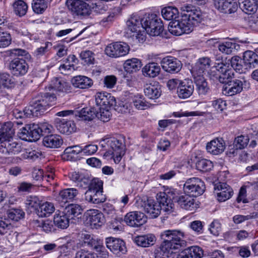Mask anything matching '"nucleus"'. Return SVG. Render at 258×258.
<instances>
[{"label":"nucleus","mask_w":258,"mask_h":258,"mask_svg":"<svg viewBox=\"0 0 258 258\" xmlns=\"http://www.w3.org/2000/svg\"><path fill=\"white\" fill-rule=\"evenodd\" d=\"M216 9L220 12L225 14H231L235 12L238 8L236 0H213Z\"/></svg>","instance_id":"nucleus-21"},{"label":"nucleus","mask_w":258,"mask_h":258,"mask_svg":"<svg viewBox=\"0 0 258 258\" xmlns=\"http://www.w3.org/2000/svg\"><path fill=\"white\" fill-rule=\"evenodd\" d=\"M69 223V218L62 211L55 213L53 217V224L55 227L61 229H64L68 227Z\"/></svg>","instance_id":"nucleus-42"},{"label":"nucleus","mask_w":258,"mask_h":258,"mask_svg":"<svg viewBox=\"0 0 258 258\" xmlns=\"http://www.w3.org/2000/svg\"><path fill=\"white\" fill-rule=\"evenodd\" d=\"M210 66V60L209 58L203 57L200 58L192 69L191 72L193 77L203 76V74H205Z\"/></svg>","instance_id":"nucleus-32"},{"label":"nucleus","mask_w":258,"mask_h":258,"mask_svg":"<svg viewBox=\"0 0 258 258\" xmlns=\"http://www.w3.org/2000/svg\"><path fill=\"white\" fill-rule=\"evenodd\" d=\"M217 200L225 202L230 199L233 195V190L230 185L225 182H219L214 185Z\"/></svg>","instance_id":"nucleus-16"},{"label":"nucleus","mask_w":258,"mask_h":258,"mask_svg":"<svg viewBox=\"0 0 258 258\" xmlns=\"http://www.w3.org/2000/svg\"><path fill=\"white\" fill-rule=\"evenodd\" d=\"M238 4L242 11L248 15L253 14L257 10L255 0H238Z\"/></svg>","instance_id":"nucleus-44"},{"label":"nucleus","mask_w":258,"mask_h":258,"mask_svg":"<svg viewBox=\"0 0 258 258\" xmlns=\"http://www.w3.org/2000/svg\"><path fill=\"white\" fill-rule=\"evenodd\" d=\"M83 209L78 204H70L66 206L62 212L70 219L79 218L82 213Z\"/></svg>","instance_id":"nucleus-43"},{"label":"nucleus","mask_w":258,"mask_h":258,"mask_svg":"<svg viewBox=\"0 0 258 258\" xmlns=\"http://www.w3.org/2000/svg\"><path fill=\"white\" fill-rule=\"evenodd\" d=\"M104 141L109 148V151L106 153L107 155H111L115 163H119L125 154L124 139L122 137L118 138H110Z\"/></svg>","instance_id":"nucleus-6"},{"label":"nucleus","mask_w":258,"mask_h":258,"mask_svg":"<svg viewBox=\"0 0 258 258\" xmlns=\"http://www.w3.org/2000/svg\"><path fill=\"white\" fill-rule=\"evenodd\" d=\"M160 66L155 62L149 63L142 70L144 76L154 78L159 75L160 72Z\"/></svg>","instance_id":"nucleus-48"},{"label":"nucleus","mask_w":258,"mask_h":258,"mask_svg":"<svg viewBox=\"0 0 258 258\" xmlns=\"http://www.w3.org/2000/svg\"><path fill=\"white\" fill-rule=\"evenodd\" d=\"M79 191L75 188H68L61 190L56 197V200L61 207L67 203L72 202L78 195Z\"/></svg>","instance_id":"nucleus-23"},{"label":"nucleus","mask_w":258,"mask_h":258,"mask_svg":"<svg viewBox=\"0 0 258 258\" xmlns=\"http://www.w3.org/2000/svg\"><path fill=\"white\" fill-rule=\"evenodd\" d=\"M249 141V139L247 135H240L237 137L235 138L233 143V147L235 149H230L228 154L234 156L237 154L238 149H243L247 146Z\"/></svg>","instance_id":"nucleus-35"},{"label":"nucleus","mask_w":258,"mask_h":258,"mask_svg":"<svg viewBox=\"0 0 258 258\" xmlns=\"http://www.w3.org/2000/svg\"><path fill=\"white\" fill-rule=\"evenodd\" d=\"M196 90L200 96H205L210 91V86L204 76L194 77Z\"/></svg>","instance_id":"nucleus-34"},{"label":"nucleus","mask_w":258,"mask_h":258,"mask_svg":"<svg viewBox=\"0 0 258 258\" xmlns=\"http://www.w3.org/2000/svg\"><path fill=\"white\" fill-rule=\"evenodd\" d=\"M133 103L138 109L145 110L150 107V104L147 102L143 96L137 95L133 98Z\"/></svg>","instance_id":"nucleus-53"},{"label":"nucleus","mask_w":258,"mask_h":258,"mask_svg":"<svg viewBox=\"0 0 258 258\" xmlns=\"http://www.w3.org/2000/svg\"><path fill=\"white\" fill-rule=\"evenodd\" d=\"M96 104L99 108H110L116 105L115 98L107 92H98L95 95Z\"/></svg>","instance_id":"nucleus-20"},{"label":"nucleus","mask_w":258,"mask_h":258,"mask_svg":"<svg viewBox=\"0 0 258 258\" xmlns=\"http://www.w3.org/2000/svg\"><path fill=\"white\" fill-rule=\"evenodd\" d=\"M257 217V212H253L247 215H236L233 217V221L235 224H238L245 221L256 218Z\"/></svg>","instance_id":"nucleus-57"},{"label":"nucleus","mask_w":258,"mask_h":258,"mask_svg":"<svg viewBox=\"0 0 258 258\" xmlns=\"http://www.w3.org/2000/svg\"><path fill=\"white\" fill-rule=\"evenodd\" d=\"M25 212L20 209H16L12 208L8 210L7 211V218L5 217H2L3 219L5 218L6 219L9 220V223H10V220L13 221H18L24 218L25 216Z\"/></svg>","instance_id":"nucleus-50"},{"label":"nucleus","mask_w":258,"mask_h":258,"mask_svg":"<svg viewBox=\"0 0 258 258\" xmlns=\"http://www.w3.org/2000/svg\"><path fill=\"white\" fill-rule=\"evenodd\" d=\"M163 18L167 21H174L179 17L178 9L174 7H167L161 10Z\"/></svg>","instance_id":"nucleus-49"},{"label":"nucleus","mask_w":258,"mask_h":258,"mask_svg":"<svg viewBox=\"0 0 258 258\" xmlns=\"http://www.w3.org/2000/svg\"><path fill=\"white\" fill-rule=\"evenodd\" d=\"M124 220L127 225L138 227L146 222L147 217L142 212L133 211L125 215Z\"/></svg>","instance_id":"nucleus-19"},{"label":"nucleus","mask_w":258,"mask_h":258,"mask_svg":"<svg viewBox=\"0 0 258 258\" xmlns=\"http://www.w3.org/2000/svg\"><path fill=\"white\" fill-rule=\"evenodd\" d=\"M33 11L37 14H42L48 7L49 0H33Z\"/></svg>","instance_id":"nucleus-54"},{"label":"nucleus","mask_w":258,"mask_h":258,"mask_svg":"<svg viewBox=\"0 0 258 258\" xmlns=\"http://www.w3.org/2000/svg\"><path fill=\"white\" fill-rule=\"evenodd\" d=\"M14 134L13 124L11 122H5L0 128V143L2 144L5 141L12 138Z\"/></svg>","instance_id":"nucleus-45"},{"label":"nucleus","mask_w":258,"mask_h":258,"mask_svg":"<svg viewBox=\"0 0 258 258\" xmlns=\"http://www.w3.org/2000/svg\"><path fill=\"white\" fill-rule=\"evenodd\" d=\"M183 190L185 193L192 197H196L202 195L205 190V185L203 181L198 177L187 179L183 185Z\"/></svg>","instance_id":"nucleus-10"},{"label":"nucleus","mask_w":258,"mask_h":258,"mask_svg":"<svg viewBox=\"0 0 258 258\" xmlns=\"http://www.w3.org/2000/svg\"><path fill=\"white\" fill-rule=\"evenodd\" d=\"M70 178L71 180L77 183V186L83 189H86L89 186L92 177L91 175L84 171L73 172Z\"/></svg>","instance_id":"nucleus-24"},{"label":"nucleus","mask_w":258,"mask_h":258,"mask_svg":"<svg viewBox=\"0 0 258 258\" xmlns=\"http://www.w3.org/2000/svg\"><path fill=\"white\" fill-rule=\"evenodd\" d=\"M209 75L212 79H216L222 84H228L234 78V72L229 63L222 62L216 63Z\"/></svg>","instance_id":"nucleus-5"},{"label":"nucleus","mask_w":258,"mask_h":258,"mask_svg":"<svg viewBox=\"0 0 258 258\" xmlns=\"http://www.w3.org/2000/svg\"><path fill=\"white\" fill-rule=\"evenodd\" d=\"M176 189L168 188L163 192H160L157 195V200L162 205L163 211L169 214L173 211V202H176L177 196Z\"/></svg>","instance_id":"nucleus-8"},{"label":"nucleus","mask_w":258,"mask_h":258,"mask_svg":"<svg viewBox=\"0 0 258 258\" xmlns=\"http://www.w3.org/2000/svg\"><path fill=\"white\" fill-rule=\"evenodd\" d=\"M80 56L84 65L93 63L94 60V53L91 51L85 50L82 51Z\"/></svg>","instance_id":"nucleus-61"},{"label":"nucleus","mask_w":258,"mask_h":258,"mask_svg":"<svg viewBox=\"0 0 258 258\" xmlns=\"http://www.w3.org/2000/svg\"><path fill=\"white\" fill-rule=\"evenodd\" d=\"M57 130L61 134L70 135L76 131L74 121L67 118H56L55 120Z\"/></svg>","instance_id":"nucleus-22"},{"label":"nucleus","mask_w":258,"mask_h":258,"mask_svg":"<svg viewBox=\"0 0 258 258\" xmlns=\"http://www.w3.org/2000/svg\"><path fill=\"white\" fill-rule=\"evenodd\" d=\"M68 9L73 14L78 16H88L90 14V7L88 4L81 0H67Z\"/></svg>","instance_id":"nucleus-14"},{"label":"nucleus","mask_w":258,"mask_h":258,"mask_svg":"<svg viewBox=\"0 0 258 258\" xmlns=\"http://www.w3.org/2000/svg\"><path fill=\"white\" fill-rule=\"evenodd\" d=\"M99 111L97 110V114H96V117H97L100 120L103 122L108 121L110 118L111 113L109 111V108H99Z\"/></svg>","instance_id":"nucleus-64"},{"label":"nucleus","mask_w":258,"mask_h":258,"mask_svg":"<svg viewBox=\"0 0 258 258\" xmlns=\"http://www.w3.org/2000/svg\"><path fill=\"white\" fill-rule=\"evenodd\" d=\"M54 210L55 207L53 204L46 202L41 203L36 212L39 217H46L51 215L54 212Z\"/></svg>","instance_id":"nucleus-46"},{"label":"nucleus","mask_w":258,"mask_h":258,"mask_svg":"<svg viewBox=\"0 0 258 258\" xmlns=\"http://www.w3.org/2000/svg\"><path fill=\"white\" fill-rule=\"evenodd\" d=\"M236 44L230 41L225 42L219 45L218 49L220 51L226 54H230L233 49L236 48Z\"/></svg>","instance_id":"nucleus-58"},{"label":"nucleus","mask_w":258,"mask_h":258,"mask_svg":"<svg viewBox=\"0 0 258 258\" xmlns=\"http://www.w3.org/2000/svg\"><path fill=\"white\" fill-rule=\"evenodd\" d=\"M87 191L90 192L103 190V182L98 178H91Z\"/></svg>","instance_id":"nucleus-62"},{"label":"nucleus","mask_w":258,"mask_h":258,"mask_svg":"<svg viewBox=\"0 0 258 258\" xmlns=\"http://www.w3.org/2000/svg\"><path fill=\"white\" fill-rule=\"evenodd\" d=\"M25 204L27 207L33 208L37 211L41 205V201L37 197L31 196L27 197Z\"/></svg>","instance_id":"nucleus-63"},{"label":"nucleus","mask_w":258,"mask_h":258,"mask_svg":"<svg viewBox=\"0 0 258 258\" xmlns=\"http://www.w3.org/2000/svg\"><path fill=\"white\" fill-rule=\"evenodd\" d=\"M243 62L246 68L258 67V55L252 51H246L243 55Z\"/></svg>","instance_id":"nucleus-41"},{"label":"nucleus","mask_w":258,"mask_h":258,"mask_svg":"<svg viewBox=\"0 0 258 258\" xmlns=\"http://www.w3.org/2000/svg\"><path fill=\"white\" fill-rule=\"evenodd\" d=\"M144 28L146 34L155 36L162 34L164 26L161 19L155 14H149L143 17Z\"/></svg>","instance_id":"nucleus-7"},{"label":"nucleus","mask_w":258,"mask_h":258,"mask_svg":"<svg viewBox=\"0 0 258 258\" xmlns=\"http://www.w3.org/2000/svg\"><path fill=\"white\" fill-rule=\"evenodd\" d=\"M184 233L179 230H166L160 233L162 242L155 251V258H169L186 245Z\"/></svg>","instance_id":"nucleus-1"},{"label":"nucleus","mask_w":258,"mask_h":258,"mask_svg":"<svg viewBox=\"0 0 258 258\" xmlns=\"http://www.w3.org/2000/svg\"><path fill=\"white\" fill-rule=\"evenodd\" d=\"M56 99L55 94L51 92L40 93L32 98L26 111L28 115L37 116L52 105Z\"/></svg>","instance_id":"nucleus-2"},{"label":"nucleus","mask_w":258,"mask_h":258,"mask_svg":"<svg viewBox=\"0 0 258 258\" xmlns=\"http://www.w3.org/2000/svg\"><path fill=\"white\" fill-rule=\"evenodd\" d=\"M144 209L145 212L151 218H155L160 215L161 211L163 210V206L158 200L155 201L153 199H148L145 202Z\"/></svg>","instance_id":"nucleus-25"},{"label":"nucleus","mask_w":258,"mask_h":258,"mask_svg":"<svg viewBox=\"0 0 258 258\" xmlns=\"http://www.w3.org/2000/svg\"><path fill=\"white\" fill-rule=\"evenodd\" d=\"M130 50L128 45L124 43L115 42L109 44L105 48V53L112 57H118L127 54Z\"/></svg>","instance_id":"nucleus-15"},{"label":"nucleus","mask_w":258,"mask_h":258,"mask_svg":"<svg viewBox=\"0 0 258 258\" xmlns=\"http://www.w3.org/2000/svg\"><path fill=\"white\" fill-rule=\"evenodd\" d=\"M21 150L20 145L16 142H11L10 141H5L0 146V152L4 154H17L21 152Z\"/></svg>","instance_id":"nucleus-33"},{"label":"nucleus","mask_w":258,"mask_h":258,"mask_svg":"<svg viewBox=\"0 0 258 258\" xmlns=\"http://www.w3.org/2000/svg\"><path fill=\"white\" fill-rule=\"evenodd\" d=\"M48 89L60 92L69 93L71 92L72 86L70 83L61 78H54L51 81Z\"/></svg>","instance_id":"nucleus-28"},{"label":"nucleus","mask_w":258,"mask_h":258,"mask_svg":"<svg viewBox=\"0 0 258 258\" xmlns=\"http://www.w3.org/2000/svg\"><path fill=\"white\" fill-rule=\"evenodd\" d=\"M19 137L25 141H36L41 137L39 124L32 123L26 124L18 133Z\"/></svg>","instance_id":"nucleus-12"},{"label":"nucleus","mask_w":258,"mask_h":258,"mask_svg":"<svg viewBox=\"0 0 258 258\" xmlns=\"http://www.w3.org/2000/svg\"><path fill=\"white\" fill-rule=\"evenodd\" d=\"M28 52L24 49L15 48L8 50L6 54L11 59L8 64V68L11 73L17 77L25 75L28 70V65L22 58L26 56Z\"/></svg>","instance_id":"nucleus-3"},{"label":"nucleus","mask_w":258,"mask_h":258,"mask_svg":"<svg viewBox=\"0 0 258 258\" xmlns=\"http://www.w3.org/2000/svg\"><path fill=\"white\" fill-rule=\"evenodd\" d=\"M228 86L223 88L222 93L227 96H232L241 93L243 89L248 88L249 83L244 78H240L231 80Z\"/></svg>","instance_id":"nucleus-11"},{"label":"nucleus","mask_w":258,"mask_h":258,"mask_svg":"<svg viewBox=\"0 0 258 258\" xmlns=\"http://www.w3.org/2000/svg\"><path fill=\"white\" fill-rule=\"evenodd\" d=\"M160 63L163 70L170 73H178L182 66L179 60L171 56L163 58Z\"/></svg>","instance_id":"nucleus-17"},{"label":"nucleus","mask_w":258,"mask_h":258,"mask_svg":"<svg viewBox=\"0 0 258 258\" xmlns=\"http://www.w3.org/2000/svg\"><path fill=\"white\" fill-rule=\"evenodd\" d=\"M144 93L145 95L151 99L159 98L161 94V91L159 83L154 82L153 83L147 84L145 86Z\"/></svg>","instance_id":"nucleus-37"},{"label":"nucleus","mask_w":258,"mask_h":258,"mask_svg":"<svg viewBox=\"0 0 258 258\" xmlns=\"http://www.w3.org/2000/svg\"><path fill=\"white\" fill-rule=\"evenodd\" d=\"M143 19V18L138 15H133L126 21L127 36L133 37L140 43L144 42L146 38Z\"/></svg>","instance_id":"nucleus-4"},{"label":"nucleus","mask_w":258,"mask_h":258,"mask_svg":"<svg viewBox=\"0 0 258 258\" xmlns=\"http://www.w3.org/2000/svg\"><path fill=\"white\" fill-rule=\"evenodd\" d=\"M13 8L15 13L22 17L26 15L28 10L27 4L23 0H18L13 4Z\"/></svg>","instance_id":"nucleus-52"},{"label":"nucleus","mask_w":258,"mask_h":258,"mask_svg":"<svg viewBox=\"0 0 258 258\" xmlns=\"http://www.w3.org/2000/svg\"><path fill=\"white\" fill-rule=\"evenodd\" d=\"M141 66V62L139 59L133 58L126 60L124 63L123 67L125 71L131 73L139 70Z\"/></svg>","instance_id":"nucleus-51"},{"label":"nucleus","mask_w":258,"mask_h":258,"mask_svg":"<svg viewBox=\"0 0 258 258\" xmlns=\"http://www.w3.org/2000/svg\"><path fill=\"white\" fill-rule=\"evenodd\" d=\"M213 167V163L207 159H202L196 163V168L202 172H207Z\"/></svg>","instance_id":"nucleus-55"},{"label":"nucleus","mask_w":258,"mask_h":258,"mask_svg":"<svg viewBox=\"0 0 258 258\" xmlns=\"http://www.w3.org/2000/svg\"><path fill=\"white\" fill-rule=\"evenodd\" d=\"M86 191L85 194V199L87 202L98 204L103 203L106 200L105 196L103 194V190L93 191Z\"/></svg>","instance_id":"nucleus-38"},{"label":"nucleus","mask_w":258,"mask_h":258,"mask_svg":"<svg viewBox=\"0 0 258 258\" xmlns=\"http://www.w3.org/2000/svg\"><path fill=\"white\" fill-rule=\"evenodd\" d=\"M105 244L106 247L115 254L120 255L126 252L125 242L119 238L107 237Z\"/></svg>","instance_id":"nucleus-18"},{"label":"nucleus","mask_w":258,"mask_h":258,"mask_svg":"<svg viewBox=\"0 0 258 258\" xmlns=\"http://www.w3.org/2000/svg\"><path fill=\"white\" fill-rule=\"evenodd\" d=\"M84 242L88 246L95 249L102 241L100 239H95L92 235L88 234H85L82 237Z\"/></svg>","instance_id":"nucleus-60"},{"label":"nucleus","mask_w":258,"mask_h":258,"mask_svg":"<svg viewBox=\"0 0 258 258\" xmlns=\"http://www.w3.org/2000/svg\"><path fill=\"white\" fill-rule=\"evenodd\" d=\"M194 91V85L192 80L184 79L180 82L177 93L180 98L186 99L192 94Z\"/></svg>","instance_id":"nucleus-27"},{"label":"nucleus","mask_w":258,"mask_h":258,"mask_svg":"<svg viewBox=\"0 0 258 258\" xmlns=\"http://www.w3.org/2000/svg\"><path fill=\"white\" fill-rule=\"evenodd\" d=\"M192 24H188L184 19L181 17V20H175L171 21L168 25L169 31L172 34L179 36L184 33L188 34L193 30Z\"/></svg>","instance_id":"nucleus-13"},{"label":"nucleus","mask_w":258,"mask_h":258,"mask_svg":"<svg viewBox=\"0 0 258 258\" xmlns=\"http://www.w3.org/2000/svg\"><path fill=\"white\" fill-rule=\"evenodd\" d=\"M189 194L179 196L176 198V203L182 209L192 211L197 208L195 200Z\"/></svg>","instance_id":"nucleus-31"},{"label":"nucleus","mask_w":258,"mask_h":258,"mask_svg":"<svg viewBox=\"0 0 258 258\" xmlns=\"http://www.w3.org/2000/svg\"><path fill=\"white\" fill-rule=\"evenodd\" d=\"M11 40L10 34L0 27V48L9 46L11 44Z\"/></svg>","instance_id":"nucleus-59"},{"label":"nucleus","mask_w":258,"mask_h":258,"mask_svg":"<svg viewBox=\"0 0 258 258\" xmlns=\"http://www.w3.org/2000/svg\"><path fill=\"white\" fill-rule=\"evenodd\" d=\"M204 251L198 246H192L185 248L179 253L177 258H202Z\"/></svg>","instance_id":"nucleus-30"},{"label":"nucleus","mask_w":258,"mask_h":258,"mask_svg":"<svg viewBox=\"0 0 258 258\" xmlns=\"http://www.w3.org/2000/svg\"><path fill=\"white\" fill-rule=\"evenodd\" d=\"M156 240V238L153 234H147L137 236L135 238L136 244L141 247H149L153 245Z\"/></svg>","instance_id":"nucleus-47"},{"label":"nucleus","mask_w":258,"mask_h":258,"mask_svg":"<svg viewBox=\"0 0 258 258\" xmlns=\"http://www.w3.org/2000/svg\"><path fill=\"white\" fill-rule=\"evenodd\" d=\"M87 220L92 228L96 229L101 227L105 222L103 213L95 209H92L88 211Z\"/></svg>","instance_id":"nucleus-26"},{"label":"nucleus","mask_w":258,"mask_h":258,"mask_svg":"<svg viewBox=\"0 0 258 258\" xmlns=\"http://www.w3.org/2000/svg\"><path fill=\"white\" fill-rule=\"evenodd\" d=\"M75 113V116L79 117L80 119L90 121L96 117L97 110L93 107H86L79 111L76 110Z\"/></svg>","instance_id":"nucleus-40"},{"label":"nucleus","mask_w":258,"mask_h":258,"mask_svg":"<svg viewBox=\"0 0 258 258\" xmlns=\"http://www.w3.org/2000/svg\"><path fill=\"white\" fill-rule=\"evenodd\" d=\"M242 62L243 61H242L241 58L237 55L232 57L230 59L231 67L233 71L235 70L240 74L243 72Z\"/></svg>","instance_id":"nucleus-56"},{"label":"nucleus","mask_w":258,"mask_h":258,"mask_svg":"<svg viewBox=\"0 0 258 258\" xmlns=\"http://www.w3.org/2000/svg\"><path fill=\"white\" fill-rule=\"evenodd\" d=\"M72 84L76 88L87 89L93 84V80L85 76H77L72 79Z\"/></svg>","instance_id":"nucleus-39"},{"label":"nucleus","mask_w":258,"mask_h":258,"mask_svg":"<svg viewBox=\"0 0 258 258\" xmlns=\"http://www.w3.org/2000/svg\"><path fill=\"white\" fill-rule=\"evenodd\" d=\"M62 143L61 137L56 134L46 135L43 139L44 146L50 148H58L61 146Z\"/></svg>","instance_id":"nucleus-36"},{"label":"nucleus","mask_w":258,"mask_h":258,"mask_svg":"<svg viewBox=\"0 0 258 258\" xmlns=\"http://www.w3.org/2000/svg\"><path fill=\"white\" fill-rule=\"evenodd\" d=\"M208 152L213 155L222 153L225 149V143L222 138H216L208 142L206 146Z\"/></svg>","instance_id":"nucleus-29"},{"label":"nucleus","mask_w":258,"mask_h":258,"mask_svg":"<svg viewBox=\"0 0 258 258\" xmlns=\"http://www.w3.org/2000/svg\"><path fill=\"white\" fill-rule=\"evenodd\" d=\"M181 17L187 21L188 24H192L191 28L197 26L204 19L203 15L199 8L191 5H185L181 7Z\"/></svg>","instance_id":"nucleus-9"}]
</instances>
